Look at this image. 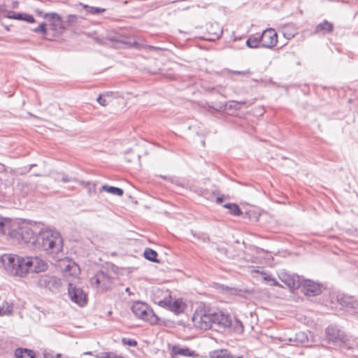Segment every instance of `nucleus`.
<instances>
[{
  "instance_id": "nucleus-5",
  "label": "nucleus",
  "mask_w": 358,
  "mask_h": 358,
  "mask_svg": "<svg viewBox=\"0 0 358 358\" xmlns=\"http://www.w3.org/2000/svg\"><path fill=\"white\" fill-rule=\"evenodd\" d=\"M113 284V278L107 269L99 270L90 278V285L95 288L101 287L102 289L107 290Z\"/></svg>"
},
{
  "instance_id": "nucleus-43",
  "label": "nucleus",
  "mask_w": 358,
  "mask_h": 358,
  "mask_svg": "<svg viewBox=\"0 0 358 358\" xmlns=\"http://www.w3.org/2000/svg\"><path fill=\"white\" fill-rule=\"evenodd\" d=\"M71 269H73V273H76V271H78V266H77L76 264H74V265H73V266H71L70 265H67V266H66V271H70V270H71Z\"/></svg>"
},
{
  "instance_id": "nucleus-47",
  "label": "nucleus",
  "mask_w": 358,
  "mask_h": 358,
  "mask_svg": "<svg viewBox=\"0 0 358 358\" xmlns=\"http://www.w3.org/2000/svg\"><path fill=\"white\" fill-rule=\"evenodd\" d=\"M217 250L218 251H220V252L224 253V254H226L227 252V249L225 248H220V247H218V248H217Z\"/></svg>"
},
{
  "instance_id": "nucleus-26",
  "label": "nucleus",
  "mask_w": 358,
  "mask_h": 358,
  "mask_svg": "<svg viewBox=\"0 0 358 358\" xmlns=\"http://www.w3.org/2000/svg\"><path fill=\"white\" fill-rule=\"evenodd\" d=\"M55 180H61L63 182H75L78 184H79V181H80V180H78L76 178L69 177L68 175L65 174L64 173H57V177L55 178Z\"/></svg>"
},
{
  "instance_id": "nucleus-36",
  "label": "nucleus",
  "mask_w": 358,
  "mask_h": 358,
  "mask_svg": "<svg viewBox=\"0 0 358 358\" xmlns=\"http://www.w3.org/2000/svg\"><path fill=\"white\" fill-rule=\"evenodd\" d=\"M78 17L76 15L70 14L66 17V22L69 25H74L78 22Z\"/></svg>"
},
{
  "instance_id": "nucleus-29",
  "label": "nucleus",
  "mask_w": 358,
  "mask_h": 358,
  "mask_svg": "<svg viewBox=\"0 0 358 358\" xmlns=\"http://www.w3.org/2000/svg\"><path fill=\"white\" fill-rule=\"evenodd\" d=\"M83 6L89 13L92 15H99L106 10L105 8L90 6L88 5H83Z\"/></svg>"
},
{
  "instance_id": "nucleus-17",
  "label": "nucleus",
  "mask_w": 358,
  "mask_h": 358,
  "mask_svg": "<svg viewBox=\"0 0 358 358\" xmlns=\"http://www.w3.org/2000/svg\"><path fill=\"white\" fill-rule=\"evenodd\" d=\"M334 30V24L327 20H324L322 22L317 24L315 29L314 33L315 34H322L325 35L330 34Z\"/></svg>"
},
{
  "instance_id": "nucleus-21",
  "label": "nucleus",
  "mask_w": 358,
  "mask_h": 358,
  "mask_svg": "<svg viewBox=\"0 0 358 358\" xmlns=\"http://www.w3.org/2000/svg\"><path fill=\"white\" fill-rule=\"evenodd\" d=\"M101 190L106 191L110 194L117 195V196H122L124 194V191L122 188L113 187V186H108L107 185H104L101 187Z\"/></svg>"
},
{
  "instance_id": "nucleus-35",
  "label": "nucleus",
  "mask_w": 358,
  "mask_h": 358,
  "mask_svg": "<svg viewBox=\"0 0 358 358\" xmlns=\"http://www.w3.org/2000/svg\"><path fill=\"white\" fill-rule=\"evenodd\" d=\"M34 31L36 33H41L43 35L47 34L46 24L45 22L41 23L37 27L34 29Z\"/></svg>"
},
{
  "instance_id": "nucleus-46",
  "label": "nucleus",
  "mask_w": 358,
  "mask_h": 358,
  "mask_svg": "<svg viewBox=\"0 0 358 358\" xmlns=\"http://www.w3.org/2000/svg\"><path fill=\"white\" fill-rule=\"evenodd\" d=\"M273 279L274 278L271 275H266L264 277V280L270 283L273 280Z\"/></svg>"
},
{
  "instance_id": "nucleus-34",
  "label": "nucleus",
  "mask_w": 358,
  "mask_h": 358,
  "mask_svg": "<svg viewBox=\"0 0 358 358\" xmlns=\"http://www.w3.org/2000/svg\"><path fill=\"white\" fill-rule=\"evenodd\" d=\"M121 342L123 345L131 347H136L138 345L137 341L132 338H122Z\"/></svg>"
},
{
  "instance_id": "nucleus-12",
  "label": "nucleus",
  "mask_w": 358,
  "mask_h": 358,
  "mask_svg": "<svg viewBox=\"0 0 358 358\" xmlns=\"http://www.w3.org/2000/svg\"><path fill=\"white\" fill-rule=\"evenodd\" d=\"M27 261H29L28 273H40L48 268L47 263L38 257H27Z\"/></svg>"
},
{
  "instance_id": "nucleus-44",
  "label": "nucleus",
  "mask_w": 358,
  "mask_h": 358,
  "mask_svg": "<svg viewBox=\"0 0 358 358\" xmlns=\"http://www.w3.org/2000/svg\"><path fill=\"white\" fill-rule=\"evenodd\" d=\"M297 336V339H299L301 342H303L306 337L305 336L303 332H300L296 335Z\"/></svg>"
},
{
  "instance_id": "nucleus-25",
  "label": "nucleus",
  "mask_w": 358,
  "mask_h": 358,
  "mask_svg": "<svg viewBox=\"0 0 358 358\" xmlns=\"http://www.w3.org/2000/svg\"><path fill=\"white\" fill-rule=\"evenodd\" d=\"M210 358H229L230 352L226 350H215L210 353Z\"/></svg>"
},
{
  "instance_id": "nucleus-22",
  "label": "nucleus",
  "mask_w": 358,
  "mask_h": 358,
  "mask_svg": "<svg viewBox=\"0 0 358 358\" xmlns=\"http://www.w3.org/2000/svg\"><path fill=\"white\" fill-rule=\"evenodd\" d=\"M144 257L152 262H159V260L157 259V252L150 248H146L143 253Z\"/></svg>"
},
{
  "instance_id": "nucleus-42",
  "label": "nucleus",
  "mask_w": 358,
  "mask_h": 358,
  "mask_svg": "<svg viewBox=\"0 0 358 358\" xmlns=\"http://www.w3.org/2000/svg\"><path fill=\"white\" fill-rule=\"evenodd\" d=\"M96 100L99 103V104L101 105V106H106L108 104V102L106 100V99L103 98V96L101 95H99Z\"/></svg>"
},
{
  "instance_id": "nucleus-19",
  "label": "nucleus",
  "mask_w": 358,
  "mask_h": 358,
  "mask_svg": "<svg viewBox=\"0 0 358 358\" xmlns=\"http://www.w3.org/2000/svg\"><path fill=\"white\" fill-rule=\"evenodd\" d=\"M16 358H36L35 352L27 348H17L15 351Z\"/></svg>"
},
{
  "instance_id": "nucleus-2",
  "label": "nucleus",
  "mask_w": 358,
  "mask_h": 358,
  "mask_svg": "<svg viewBox=\"0 0 358 358\" xmlns=\"http://www.w3.org/2000/svg\"><path fill=\"white\" fill-rule=\"evenodd\" d=\"M1 262L10 274L20 277L28 273L29 261L27 257L24 258L15 255H4L1 257Z\"/></svg>"
},
{
  "instance_id": "nucleus-49",
  "label": "nucleus",
  "mask_w": 358,
  "mask_h": 358,
  "mask_svg": "<svg viewBox=\"0 0 358 358\" xmlns=\"http://www.w3.org/2000/svg\"><path fill=\"white\" fill-rule=\"evenodd\" d=\"M5 13V8L3 6L0 5V14H2L4 16Z\"/></svg>"
},
{
  "instance_id": "nucleus-14",
  "label": "nucleus",
  "mask_w": 358,
  "mask_h": 358,
  "mask_svg": "<svg viewBox=\"0 0 358 358\" xmlns=\"http://www.w3.org/2000/svg\"><path fill=\"white\" fill-rule=\"evenodd\" d=\"M213 324L226 328L231 325V320L228 315L222 312L213 313Z\"/></svg>"
},
{
  "instance_id": "nucleus-20",
  "label": "nucleus",
  "mask_w": 358,
  "mask_h": 358,
  "mask_svg": "<svg viewBox=\"0 0 358 358\" xmlns=\"http://www.w3.org/2000/svg\"><path fill=\"white\" fill-rule=\"evenodd\" d=\"M169 310L175 313L176 314H179L183 312V306L182 301L181 299H176L174 301L170 302Z\"/></svg>"
},
{
  "instance_id": "nucleus-40",
  "label": "nucleus",
  "mask_w": 358,
  "mask_h": 358,
  "mask_svg": "<svg viewBox=\"0 0 358 358\" xmlns=\"http://www.w3.org/2000/svg\"><path fill=\"white\" fill-rule=\"evenodd\" d=\"M236 326L234 327L235 330L237 332L242 333L243 331V323L238 319L235 320Z\"/></svg>"
},
{
  "instance_id": "nucleus-15",
  "label": "nucleus",
  "mask_w": 358,
  "mask_h": 358,
  "mask_svg": "<svg viewBox=\"0 0 358 358\" xmlns=\"http://www.w3.org/2000/svg\"><path fill=\"white\" fill-rule=\"evenodd\" d=\"M4 17L9 19H14L17 20L25 21L29 23H33L35 22V19L33 15L22 13H15L12 10H8L5 9Z\"/></svg>"
},
{
  "instance_id": "nucleus-3",
  "label": "nucleus",
  "mask_w": 358,
  "mask_h": 358,
  "mask_svg": "<svg viewBox=\"0 0 358 358\" xmlns=\"http://www.w3.org/2000/svg\"><path fill=\"white\" fill-rule=\"evenodd\" d=\"M40 227L37 224H28L20 226L17 230L11 233V236L18 241H21L24 243H30L35 247L37 242V235Z\"/></svg>"
},
{
  "instance_id": "nucleus-4",
  "label": "nucleus",
  "mask_w": 358,
  "mask_h": 358,
  "mask_svg": "<svg viewBox=\"0 0 358 358\" xmlns=\"http://www.w3.org/2000/svg\"><path fill=\"white\" fill-rule=\"evenodd\" d=\"M131 310L136 317L151 324H156L158 322L159 317L145 303L136 301L131 306Z\"/></svg>"
},
{
  "instance_id": "nucleus-45",
  "label": "nucleus",
  "mask_w": 358,
  "mask_h": 358,
  "mask_svg": "<svg viewBox=\"0 0 358 358\" xmlns=\"http://www.w3.org/2000/svg\"><path fill=\"white\" fill-rule=\"evenodd\" d=\"M44 358H55V354L53 352H45Z\"/></svg>"
},
{
  "instance_id": "nucleus-48",
  "label": "nucleus",
  "mask_w": 358,
  "mask_h": 358,
  "mask_svg": "<svg viewBox=\"0 0 358 358\" xmlns=\"http://www.w3.org/2000/svg\"><path fill=\"white\" fill-rule=\"evenodd\" d=\"M224 200L223 196H218L216 198V202L219 204H221Z\"/></svg>"
},
{
  "instance_id": "nucleus-41",
  "label": "nucleus",
  "mask_w": 358,
  "mask_h": 358,
  "mask_svg": "<svg viewBox=\"0 0 358 358\" xmlns=\"http://www.w3.org/2000/svg\"><path fill=\"white\" fill-rule=\"evenodd\" d=\"M283 36L286 39L289 40L294 36V34L289 31L287 27H285L283 29Z\"/></svg>"
},
{
  "instance_id": "nucleus-53",
  "label": "nucleus",
  "mask_w": 358,
  "mask_h": 358,
  "mask_svg": "<svg viewBox=\"0 0 358 358\" xmlns=\"http://www.w3.org/2000/svg\"><path fill=\"white\" fill-rule=\"evenodd\" d=\"M126 292H129V287H127V288L126 289Z\"/></svg>"
},
{
  "instance_id": "nucleus-18",
  "label": "nucleus",
  "mask_w": 358,
  "mask_h": 358,
  "mask_svg": "<svg viewBox=\"0 0 358 358\" xmlns=\"http://www.w3.org/2000/svg\"><path fill=\"white\" fill-rule=\"evenodd\" d=\"M171 353L173 355H181L186 357H194L197 355L195 351L191 350L188 348H182L178 345H174L172 347Z\"/></svg>"
},
{
  "instance_id": "nucleus-55",
  "label": "nucleus",
  "mask_w": 358,
  "mask_h": 358,
  "mask_svg": "<svg viewBox=\"0 0 358 358\" xmlns=\"http://www.w3.org/2000/svg\"><path fill=\"white\" fill-rule=\"evenodd\" d=\"M239 103L243 104V103H245V101L240 102Z\"/></svg>"
},
{
  "instance_id": "nucleus-54",
  "label": "nucleus",
  "mask_w": 358,
  "mask_h": 358,
  "mask_svg": "<svg viewBox=\"0 0 358 358\" xmlns=\"http://www.w3.org/2000/svg\"><path fill=\"white\" fill-rule=\"evenodd\" d=\"M202 145L204 146V145H205V142L204 141H202Z\"/></svg>"
},
{
  "instance_id": "nucleus-32",
  "label": "nucleus",
  "mask_w": 358,
  "mask_h": 358,
  "mask_svg": "<svg viewBox=\"0 0 358 358\" xmlns=\"http://www.w3.org/2000/svg\"><path fill=\"white\" fill-rule=\"evenodd\" d=\"M217 289H220L222 292H230L231 294H236L237 289L234 287H229L224 285H218Z\"/></svg>"
},
{
  "instance_id": "nucleus-51",
  "label": "nucleus",
  "mask_w": 358,
  "mask_h": 358,
  "mask_svg": "<svg viewBox=\"0 0 358 358\" xmlns=\"http://www.w3.org/2000/svg\"><path fill=\"white\" fill-rule=\"evenodd\" d=\"M55 358H69V357H63L62 354L57 353V354H55Z\"/></svg>"
},
{
  "instance_id": "nucleus-37",
  "label": "nucleus",
  "mask_w": 358,
  "mask_h": 358,
  "mask_svg": "<svg viewBox=\"0 0 358 358\" xmlns=\"http://www.w3.org/2000/svg\"><path fill=\"white\" fill-rule=\"evenodd\" d=\"M171 296L169 295V298H165L162 300L158 301L159 306L163 308H167L169 309L170 302H171Z\"/></svg>"
},
{
  "instance_id": "nucleus-50",
  "label": "nucleus",
  "mask_w": 358,
  "mask_h": 358,
  "mask_svg": "<svg viewBox=\"0 0 358 358\" xmlns=\"http://www.w3.org/2000/svg\"><path fill=\"white\" fill-rule=\"evenodd\" d=\"M271 285H275V286L279 285L278 281H276V280L275 278L273 279V280L272 282H271Z\"/></svg>"
},
{
  "instance_id": "nucleus-8",
  "label": "nucleus",
  "mask_w": 358,
  "mask_h": 358,
  "mask_svg": "<svg viewBox=\"0 0 358 358\" xmlns=\"http://www.w3.org/2000/svg\"><path fill=\"white\" fill-rule=\"evenodd\" d=\"M327 339L329 343H341L343 347L347 341V334L336 325H330L325 330Z\"/></svg>"
},
{
  "instance_id": "nucleus-24",
  "label": "nucleus",
  "mask_w": 358,
  "mask_h": 358,
  "mask_svg": "<svg viewBox=\"0 0 358 358\" xmlns=\"http://www.w3.org/2000/svg\"><path fill=\"white\" fill-rule=\"evenodd\" d=\"M223 207L229 209V213L233 215L239 216L242 214V211L239 206L236 203H226L223 205Z\"/></svg>"
},
{
  "instance_id": "nucleus-30",
  "label": "nucleus",
  "mask_w": 358,
  "mask_h": 358,
  "mask_svg": "<svg viewBox=\"0 0 358 358\" xmlns=\"http://www.w3.org/2000/svg\"><path fill=\"white\" fill-rule=\"evenodd\" d=\"M79 184L87 189L88 194L90 196L92 193L95 192L96 185L90 182H85L83 180L79 181Z\"/></svg>"
},
{
  "instance_id": "nucleus-7",
  "label": "nucleus",
  "mask_w": 358,
  "mask_h": 358,
  "mask_svg": "<svg viewBox=\"0 0 358 358\" xmlns=\"http://www.w3.org/2000/svg\"><path fill=\"white\" fill-rule=\"evenodd\" d=\"M192 320L199 328L208 329L213 327V313L206 310L196 311Z\"/></svg>"
},
{
  "instance_id": "nucleus-1",
  "label": "nucleus",
  "mask_w": 358,
  "mask_h": 358,
  "mask_svg": "<svg viewBox=\"0 0 358 358\" xmlns=\"http://www.w3.org/2000/svg\"><path fill=\"white\" fill-rule=\"evenodd\" d=\"M35 248L50 254H58L63 248V238L58 231L50 229L43 230L40 228Z\"/></svg>"
},
{
  "instance_id": "nucleus-31",
  "label": "nucleus",
  "mask_w": 358,
  "mask_h": 358,
  "mask_svg": "<svg viewBox=\"0 0 358 358\" xmlns=\"http://www.w3.org/2000/svg\"><path fill=\"white\" fill-rule=\"evenodd\" d=\"M45 17L48 18L52 23L61 24L62 22V17H60V15L55 13L47 14L45 15ZM52 26H55V24H53Z\"/></svg>"
},
{
  "instance_id": "nucleus-23",
  "label": "nucleus",
  "mask_w": 358,
  "mask_h": 358,
  "mask_svg": "<svg viewBox=\"0 0 358 358\" xmlns=\"http://www.w3.org/2000/svg\"><path fill=\"white\" fill-rule=\"evenodd\" d=\"M10 220L0 217V235L6 234V231L10 229Z\"/></svg>"
},
{
  "instance_id": "nucleus-38",
  "label": "nucleus",
  "mask_w": 358,
  "mask_h": 358,
  "mask_svg": "<svg viewBox=\"0 0 358 358\" xmlns=\"http://www.w3.org/2000/svg\"><path fill=\"white\" fill-rule=\"evenodd\" d=\"M12 307L7 306L6 308L0 307V316L8 315L12 313Z\"/></svg>"
},
{
  "instance_id": "nucleus-16",
  "label": "nucleus",
  "mask_w": 358,
  "mask_h": 358,
  "mask_svg": "<svg viewBox=\"0 0 358 358\" xmlns=\"http://www.w3.org/2000/svg\"><path fill=\"white\" fill-rule=\"evenodd\" d=\"M337 300L343 307L355 310L358 309V301L353 296L343 294L338 296Z\"/></svg>"
},
{
  "instance_id": "nucleus-10",
  "label": "nucleus",
  "mask_w": 358,
  "mask_h": 358,
  "mask_svg": "<svg viewBox=\"0 0 358 358\" xmlns=\"http://www.w3.org/2000/svg\"><path fill=\"white\" fill-rule=\"evenodd\" d=\"M262 46L266 48H272L278 42V34L272 28L264 30L259 36Z\"/></svg>"
},
{
  "instance_id": "nucleus-13",
  "label": "nucleus",
  "mask_w": 358,
  "mask_h": 358,
  "mask_svg": "<svg viewBox=\"0 0 358 358\" xmlns=\"http://www.w3.org/2000/svg\"><path fill=\"white\" fill-rule=\"evenodd\" d=\"M280 278L290 289H296L301 287L302 282L297 275L282 273Z\"/></svg>"
},
{
  "instance_id": "nucleus-39",
  "label": "nucleus",
  "mask_w": 358,
  "mask_h": 358,
  "mask_svg": "<svg viewBox=\"0 0 358 358\" xmlns=\"http://www.w3.org/2000/svg\"><path fill=\"white\" fill-rule=\"evenodd\" d=\"M230 74H236L239 76H249L251 74L250 71H233V70H229L228 71Z\"/></svg>"
},
{
  "instance_id": "nucleus-11",
  "label": "nucleus",
  "mask_w": 358,
  "mask_h": 358,
  "mask_svg": "<svg viewBox=\"0 0 358 358\" xmlns=\"http://www.w3.org/2000/svg\"><path fill=\"white\" fill-rule=\"evenodd\" d=\"M301 292L308 296H315L322 293V285L310 280H303L301 285Z\"/></svg>"
},
{
  "instance_id": "nucleus-6",
  "label": "nucleus",
  "mask_w": 358,
  "mask_h": 358,
  "mask_svg": "<svg viewBox=\"0 0 358 358\" xmlns=\"http://www.w3.org/2000/svg\"><path fill=\"white\" fill-rule=\"evenodd\" d=\"M36 283L38 287L52 292H57L62 285V281L59 278L49 274L38 275Z\"/></svg>"
},
{
  "instance_id": "nucleus-27",
  "label": "nucleus",
  "mask_w": 358,
  "mask_h": 358,
  "mask_svg": "<svg viewBox=\"0 0 358 358\" xmlns=\"http://www.w3.org/2000/svg\"><path fill=\"white\" fill-rule=\"evenodd\" d=\"M261 40L259 37L250 36L245 42L246 45L250 48H257L259 47Z\"/></svg>"
},
{
  "instance_id": "nucleus-33",
  "label": "nucleus",
  "mask_w": 358,
  "mask_h": 358,
  "mask_svg": "<svg viewBox=\"0 0 358 358\" xmlns=\"http://www.w3.org/2000/svg\"><path fill=\"white\" fill-rule=\"evenodd\" d=\"M117 355L113 352H101L97 353L96 358H116Z\"/></svg>"
},
{
  "instance_id": "nucleus-28",
  "label": "nucleus",
  "mask_w": 358,
  "mask_h": 358,
  "mask_svg": "<svg viewBox=\"0 0 358 358\" xmlns=\"http://www.w3.org/2000/svg\"><path fill=\"white\" fill-rule=\"evenodd\" d=\"M343 348L348 350L358 349V339L350 340L347 335V341L344 343Z\"/></svg>"
},
{
  "instance_id": "nucleus-52",
  "label": "nucleus",
  "mask_w": 358,
  "mask_h": 358,
  "mask_svg": "<svg viewBox=\"0 0 358 358\" xmlns=\"http://www.w3.org/2000/svg\"><path fill=\"white\" fill-rule=\"evenodd\" d=\"M229 358H243L242 356H238V357H233L231 354H230V357Z\"/></svg>"
},
{
  "instance_id": "nucleus-9",
  "label": "nucleus",
  "mask_w": 358,
  "mask_h": 358,
  "mask_svg": "<svg viewBox=\"0 0 358 358\" xmlns=\"http://www.w3.org/2000/svg\"><path fill=\"white\" fill-rule=\"evenodd\" d=\"M68 294L71 300L78 306L83 307L87 303L86 294L81 288L69 283Z\"/></svg>"
}]
</instances>
